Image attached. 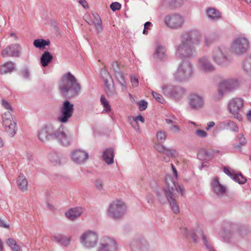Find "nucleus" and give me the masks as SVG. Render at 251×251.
Wrapping results in <instances>:
<instances>
[{
    "label": "nucleus",
    "mask_w": 251,
    "mask_h": 251,
    "mask_svg": "<svg viewBox=\"0 0 251 251\" xmlns=\"http://www.w3.org/2000/svg\"><path fill=\"white\" fill-rule=\"evenodd\" d=\"M6 243L10 248L12 251H21V249L15 239L10 238L7 239Z\"/></svg>",
    "instance_id": "nucleus-36"
},
{
    "label": "nucleus",
    "mask_w": 251,
    "mask_h": 251,
    "mask_svg": "<svg viewBox=\"0 0 251 251\" xmlns=\"http://www.w3.org/2000/svg\"><path fill=\"white\" fill-rule=\"evenodd\" d=\"M164 22L168 27L172 29H176L182 27L184 23V19L179 14H170L166 16Z\"/></svg>",
    "instance_id": "nucleus-12"
},
{
    "label": "nucleus",
    "mask_w": 251,
    "mask_h": 251,
    "mask_svg": "<svg viewBox=\"0 0 251 251\" xmlns=\"http://www.w3.org/2000/svg\"><path fill=\"white\" fill-rule=\"evenodd\" d=\"M83 212V209L80 207H76L70 209L65 213L66 217L70 220H74L79 217Z\"/></svg>",
    "instance_id": "nucleus-23"
},
{
    "label": "nucleus",
    "mask_w": 251,
    "mask_h": 251,
    "mask_svg": "<svg viewBox=\"0 0 251 251\" xmlns=\"http://www.w3.org/2000/svg\"><path fill=\"white\" fill-rule=\"evenodd\" d=\"M195 134L199 137L204 138L207 136V133L204 130L197 129L196 130Z\"/></svg>",
    "instance_id": "nucleus-54"
},
{
    "label": "nucleus",
    "mask_w": 251,
    "mask_h": 251,
    "mask_svg": "<svg viewBox=\"0 0 251 251\" xmlns=\"http://www.w3.org/2000/svg\"><path fill=\"white\" fill-rule=\"evenodd\" d=\"M197 232L201 236L204 245L206 247V248L209 250V251H214L213 247L207 241L206 237L204 234L203 231L202 230H197Z\"/></svg>",
    "instance_id": "nucleus-39"
},
{
    "label": "nucleus",
    "mask_w": 251,
    "mask_h": 251,
    "mask_svg": "<svg viewBox=\"0 0 251 251\" xmlns=\"http://www.w3.org/2000/svg\"><path fill=\"white\" fill-rule=\"evenodd\" d=\"M100 75L103 80L105 87L107 89H109L110 85L108 83V81L109 79H111V77L109 73L106 70L102 69L101 70Z\"/></svg>",
    "instance_id": "nucleus-35"
},
{
    "label": "nucleus",
    "mask_w": 251,
    "mask_h": 251,
    "mask_svg": "<svg viewBox=\"0 0 251 251\" xmlns=\"http://www.w3.org/2000/svg\"><path fill=\"white\" fill-rule=\"evenodd\" d=\"M17 185L20 190L23 191L27 190V181L23 174H20L17 180Z\"/></svg>",
    "instance_id": "nucleus-28"
},
{
    "label": "nucleus",
    "mask_w": 251,
    "mask_h": 251,
    "mask_svg": "<svg viewBox=\"0 0 251 251\" xmlns=\"http://www.w3.org/2000/svg\"><path fill=\"white\" fill-rule=\"evenodd\" d=\"M147 200L148 203H152L154 201L153 196L151 194H148L147 197Z\"/></svg>",
    "instance_id": "nucleus-64"
},
{
    "label": "nucleus",
    "mask_w": 251,
    "mask_h": 251,
    "mask_svg": "<svg viewBox=\"0 0 251 251\" xmlns=\"http://www.w3.org/2000/svg\"><path fill=\"white\" fill-rule=\"evenodd\" d=\"M222 124L221 127H223L224 128L227 129H230L234 132H237L238 130V127L237 125L233 121L230 120H226L223 122H221Z\"/></svg>",
    "instance_id": "nucleus-31"
},
{
    "label": "nucleus",
    "mask_w": 251,
    "mask_h": 251,
    "mask_svg": "<svg viewBox=\"0 0 251 251\" xmlns=\"http://www.w3.org/2000/svg\"><path fill=\"white\" fill-rule=\"evenodd\" d=\"M95 187L99 190L101 191L103 190V181L100 178L97 179L94 183Z\"/></svg>",
    "instance_id": "nucleus-51"
},
{
    "label": "nucleus",
    "mask_w": 251,
    "mask_h": 251,
    "mask_svg": "<svg viewBox=\"0 0 251 251\" xmlns=\"http://www.w3.org/2000/svg\"><path fill=\"white\" fill-rule=\"evenodd\" d=\"M117 246L116 241L109 237H105L100 242L98 251H117Z\"/></svg>",
    "instance_id": "nucleus-18"
},
{
    "label": "nucleus",
    "mask_w": 251,
    "mask_h": 251,
    "mask_svg": "<svg viewBox=\"0 0 251 251\" xmlns=\"http://www.w3.org/2000/svg\"><path fill=\"white\" fill-rule=\"evenodd\" d=\"M138 121H140L142 123H144V119L141 115H138L135 117H134L133 121L131 122V125H132V127L135 128V126L138 125Z\"/></svg>",
    "instance_id": "nucleus-50"
},
{
    "label": "nucleus",
    "mask_w": 251,
    "mask_h": 251,
    "mask_svg": "<svg viewBox=\"0 0 251 251\" xmlns=\"http://www.w3.org/2000/svg\"><path fill=\"white\" fill-rule=\"evenodd\" d=\"M56 139H58L60 143L64 146H68L71 144V139L70 136H68L63 130L61 126L57 129Z\"/></svg>",
    "instance_id": "nucleus-22"
},
{
    "label": "nucleus",
    "mask_w": 251,
    "mask_h": 251,
    "mask_svg": "<svg viewBox=\"0 0 251 251\" xmlns=\"http://www.w3.org/2000/svg\"><path fill=\"white\" fill-rule=\"evenodd\" d=\"M52 239L57 243L64 246H68L70 244L71 237L62 234H57L52 236Z\"/></svg>",
    "instance_id": "nucleus-25"
},
{
    "label": "nucleus",
    "mask_w": 251,
    "mask_h": 251,
    "mask_svg": "<svg viewBox=\"0 0 251 251\" xmlns=\"http://www.w3.org/2000/svg\"><path fill=\"white\" fill-rule=\"evenodd\" d=\"M1 105L5 109L8 110V111H12L13 108L10 104L6 100L2 99L1 100Z\"/></svg>",
    "instance_id": "nucleus-49"
},
{
    "label": "nucleus",
    "mask_w": 251,
    "mask_h": 251,
    "mask_svg": "<svg viewBox=\"0 0 251 251\" xmlns=\"http://www.w3.org/2000/svg\"><path fill=\"white\" fill-rule=\"evenodd\" d=\"M71 157L75 163L80 164L84 163L88 159V154L84 151L76 150L72 152Z\"/></svg>",
    "instance_id": "nucleus-19"
},
{
    "label": "nucleus",
    "mask_w": 251,
    "mask_h": 251,
    "mask_svg": "<svg viewBox=\"0 0 251 251\" xmlns=\"http://www.w3.org/2000/svg\"><path fill=\"white\" fill-rule=\"evenodd\" d=\"M50 161L54 165H60L61 163L60 157L57 153H51L49 155Z\"/></svg>",
    "instance_id": "nucleus-41"
},
{
    "label": "nucleus",
    "mask_w": 251,
    "mask_h": 251,
    "mask_svg": "<svg viewBox=\"0 0 251 251\" xmlns=\"http://www.w3.org/2000/svg\"><path fill=\"white\" fill-rule=\"evenodd\" d=\"M6 131L10 137H13L16 133V123L13 121L8 123L7 125H3Z\"/></svg>",
    "instance_id": "nucleus-33"
},
{
    "label": "nucleus",
    "mask_w": 251,
    "mask_h": 251,
    "mask_svg": "<svg viewBox=\"0 0 251 251\" xmlns=\"http://www.w3.org/2000/svg\"><path fill=\"white\" fill-rule=\"evenodd\" d=\"M1 116L3 125H7L8 123L13 122L10 111L4 113Z\"/></svg>",
    "instance_id": "nucleus-40"
},
{
    "label": "nucleus",
    "mask_w": 251,
    "mask_h": 251,
    "mask_svg": "<svg viewBox=\"0 0 251 251\" xmlns=\"http://www.w3.org/2000/svg\"><path fill=\"white\" fill-rule=\"evenodd\" d=\"M21 50V46L18 44H11L2 50L1 56L3 57H18L20 56Z\"/></svg>",
    "instance_id": "nucleus-16"
},
{
    "label": "nucleus",
    "mask_w": 251,
    "mask_h": 251,
    "mask_svg": "<svg viewBox=\"0 0 251 251\" xmlns=\"http://www.w3.org/2000/svg\"><path fill=\"white\" fill-rule=\"evenodd\" d=\"M155 149L159 152L163 153L166 148L160 144H156L155 146Z\"/></svg>",
    "instance_id": "nucleus-59"
},
{
    "label": "nucleus",
    "mask_w": 251,
    "mask_h": 251,
    "mask_svg": "<svg viewBox=\"0 0 251 251\" xmlns=\"http://www.w3.org/2000/svg\"><path fill=\"white\" fill-rule=\"evenodd\" d=\"M215 124L214 122L211 121L207 123V127H206V130L207 131H209L211 128L215 126Z\"/></svg>",
    "instance_id": "nucleus-63"
},
{
    "label": "nucleus",
    "mask_w": 251,
    "mask_h": 251,
    "mask_svg": "<svg viewBox=\"0 0 251 251\" xmlns=\"http://www.w3.org/2000/svg\"><path fill=\"white\" fill-rule=\"evenodd\" d=\"M130 81L133 87H137L138 85V79L135 76H131Z\"/></svg>",
    "instance_id": "nucleus-60"
},
{
    "label": "nucleus",
    "mask_w": 251,
    "mask_h": 251,
    "mask_svg": "<svg viewBox=\"0 0 251 251\" xmlns=\"http://www.w3.org/2000/svg\"><path fill=\"white\" fill-rule=\"evenodd\" d=\"M219 235L223 241L227 242L229 241L230 233L228 231L222 230L219 232Z\"/></svg>",
    "instance_id": "nucleus-46"
},
{
    "label": "nucleus",
    "mask_w": 251,
    "mask_h": 251,
    "mask_svg": "<svg viewBox=\"0 0 251 251\" xmlns=\"http://www.w3.org/2000/svg\"><path fill=\"white\" fill-rule=\"evenodd\" d=\"M100 100L101 104L104 107L103 112L106 113L110 112L111 111V106L109 104V101L106 100L105 97L103 95H102L100 97Z\"/></svg>",
    "instance_id": "nucleus-42"
},
{
    "label": "nucleus",
    "mask_w": 251,
    "mask_h": 251,
    "mask_svg": "<svg viewBox=\"0 0 251 251\" xmlns=\"http://www.w3.org/2000/svg\"><path fill=\"white\" fill-rule=\"evenodd\" d=\"M249 45V41L246 38H238L233 42L231 50L235 54L241 55L246 51Z\"/></svg>",
    "instance_id": "nucleus-13"
},
{
    "label": "nucleus",
    "mask_w": 251,
    "mask_h": 251,
    "mask_svg": "<svg viewBox=\"0 0 251 251\" xmlns=\"http://www.w3.org/2000/svg\"><path fill=\"white\" fill-rule=\"evenodd\" d=\"M198 157L201 160H209L213 157V154L205 149H202L199 151Z\"/></svg>",
    "instance_id": "nucleus-30"
},
{
    "label": "nucleus",
    "mask_w": 251,
    "mask_h": 251,
    "mask_svg": "<svg viewBox=\"0 0 251 251\" xmlns=\"http://www.w3.org/2000/svg\"><path fill=\"white\" fill-rule=\"evenodd\" d=\"M211 186L213 192L217 196H223L226 192V187L220 183L217 176L214 177L211 182Z\"/></svg>",
    "instance_id": "nucleus-20"
},
{
    "label": "nucleus",
    "mask_w": 251,
    "mask_h": 251,
    "mask_svg": "<svg viewBox=\"0 0 251 251\" xmlns=\"http://www.w3.org/2000/svg\"><path fill=\"white\" fill-rule=\"evenodd\" d=\"M115 76L119 84L126 87V81L123 73L120 70L119 67H116L115 70V73H114Z\"/></svg>",
    "instance_id": "nucleus-34"
},
{
    "label": "nucleus",
    "mask_w": 251,
    "mask_h": 251,
    "mask_svg": "<svg viewBox=\"0 0 251 251\" xmlns=\"http://www.w3.org/2000/svg\"><path fill=\"white\" fill-rule=\"evenodd\" d=\"M50 42L49 40H45L43 39H36L33 42V45L37 48L44 49L46 46H49Z\"/></svg>",
    "instance_id": "nucleus-37"
},
{
    "label": "nucleus",
    "mask_w": 251,
    "mask_h": 251,
    "mask_svg": "<svg viewBox=\"0 0 251 251\" xmlns=\"http://www.w3.org/2000/svg\"><path fill=\"white\" fill-rule=\"evenodd\" d=\"M110 7L113 11H115L121 9V4L118 2H114L111 4Z\"/></svg>",
    "instance_id": "nucleus-55"
},
{
    "label": "nucleus",
    "mask_w": 251,
    "mask_h": 251,
    "mask_svg": "<svg viewBox=\"0 0 251 251\" xmlns=\"http://www.w3.org/2000/svg\"><path fill=\"white\" fill-rule=\"evenodd\" d=\"M53 57L48 51H45L41 56L40 62L42 66L46 67L52 60Z\"/></svg>",
    "instance_id": "nucleus-29"
},
{
    "label": "nucleus",
    "mask_w": 251,
    "mask_h": 251,
    "mask_svg": "<svg viewBox=\"0 0 251 251\" xmlns=\"http://www.w3.org/2000/svg\"><path fill=\"white\" fill-rule=\"evenodd\" d=\"M190 234L193 242L195 243H197L198 242V237L197 234L194 231H192Z\"/></svg>",
    "instance_id": "nucleus-62"
},
{
    "label": "nucleus",
    "mask_w": 251,
    "mask_h": 251,
    "mask_svg": "<svg viewBox=\"0 0 251 251\" xmlns=\"http://www.w3.org/2000/svg\"><path fill=\"white\" fill-rule=\"evenodd\" d=\"M218 35L214 32L208 34L205 36V43L206 46H208L212 43L217 40Z\"/></svg>",
    "instance_id": "nucleus-38"
},
{
    "label": "nucleus",
    "mask_w": 251,
    "mask_h": 251,
    "mask_svg": "<svg viewBox=\"0 0 251 251\" xmlns=\"http://www.w3.org/2000/svg\"><path fill=\"white\" fill-rule=\"evenodd\" d=\"M163 154L166 155L163 157V160L166 162L170 161V157L176 158L178 156L176 151L173 149L166 148Z\"/></svg>",
    "instance_id": "nucleus-32"
},
{
    "label": "nucleus",
    "mask_w": 251,
    "mask_h": 251,
    "mask_svg": "<svg viewBox=\"0 0 251 251\" xmlns=\"http://www.w3.org/2000/svg\"><path fill=\"white\" fill-rule=\"evenodd\" d=\"M213 61L219 65H225L228 60L226 55V50L223 48L216 49L212 54Z\"/></svg>",
    "instance_id": "nucleus-14"
},
{
    "label": "nucleus",
    "mask_w": 251,
    "mask_h": 251,
    "mask_svg": "<svg viewBox=\"0 0 251 251\" xmlns=\"http://www.w3.org/2000/svg\"><path fill=\"white\" fill-rule=\"evenodd\" d=\"M221 124L222 123L220 122L218 124L216 125L215 128H214L213 131V136H216L220 130L224 129L223 127H221Z\"/></svg>",
    "instance_id": "nucleus-56"
},
{
    "label": "nucleus",
    "mask_w": 251,
    "mask_h": 251,
    "mask_svg": "<svg viewBox=\"0 0 251 251\" xmlns=\"http://www.w3.org/2000/svg\"><path fill=\"white\" fill-rule=\"evenodd\" d=\"M153 57L159 61H164L167 59V49L166 47L161 45L156 46Z\"/></svg>",
    "instance_id": "nucleus-21"
},
{
    "label": "nucleus",
    "mask_w": 251,
    "mask_h": 251,
    "mask_svg": "<svg viewBox=\"0 0 251 251\" xmlns=\"http://www.w3.org/2000/svg\"><path fill=\"white\" fill-rule=\"evenodd\" d=\"M206 14L209 19L213 20L219 19L221 14L219 11L214 8H209L206 10Z\"/></svg>",
    "instance_id": "nucleus-27"
},
{
    "label": "nucleus",
    "mask_w": 251,
    "mask_h": 251,
    "mask_svg": "<svg viewBox=\"0 0 251 251\" xmlns=\"http://www.w3.org/2000/svg\"><path fill=\"white\" fill-rule=\"evenodd\" d=\"M238 87L237 81L233 79H225L221 81L218 85V93L223 96L227 93L234 91Z\"/></svg>",
    "instance_id": "nucleus-9"
},
{
    "label": "nucleus",
    "mask_w": 251,
    "mask_h": 251,
    "mask_svg": "<svg viewBox=\"0 0 251 251\" xmlns=\"http://www.w3.org/2000/svg\"><path fill=\"white\" fill-rule=\"evenodd\" d=\"M162 93L168 98L179 100L185 93V89L178 85L164 84L161 86Z\"/></svg>",
    "instance_id": "nucleus-5"
},
{
    "label": "nucleus",
    "mask_w": 251,
    "mask_h": 251,
    "mask_svg": "<svg viewBox=\"0 0 251 251\" xmlns=\"http://www.w3.org/2000/svg\"><path fill=\"white\" fill-rule=\"evenodd\" d=\"M244 100L239 98L230 100L228 103V108L230 113L239 120H241V112H242Z\"/></svg>",
    "instance_id": "nucleus-8"
},
{
    "label": "nucleus",
    "mask_w": 251,
    "mask_h": 251,
    "mask_svg": "<svg viewBox=\"0 0 251 251\" xmlns=\"http://www.w3.org/2000/svg\"><path fill=\"white\" fill-rule=\"evenodd\" d=\"M93 23L95 25V26L97 29L98 33L101 32L102 30L101 21H100V22H93Z\"/></svg>",
    "instance_id": "nucleus-57"
},
{
    "label": "nucleus",
    "mask_w": 251,
    "mask_h": 251,
    "mask_svg": "<svg viewBox=\"0 0 251 251\" xmlns=\"http://www.w3.org/2000/svg\"><path fill=\"white\" fill-rule=\"evenodd\" d=\"M189 104L192 109L198 110L203 107L204 100L202 96L193 94L189 97Z\"/></svg>",
    "instance_id": "nucleus-17"
},
{
    "label": "nucleus",
    "mask_w": 251,
    "mask_h": 251,
    "mask_svg": "<svg viewBox=\"0 0 251 251\" xmlns=\"http://www.w3.org/2000/svg\"><path fill=\"white\" fill-rule=\"evenodd\" d=\"M57 130V129L53 124H46L39 131L38 139L41 142L46 143L50 139L55 137Z\"/></svg>",
    "instance_id": "nucleus-7"
},
{
    "label": "nucleus",
    "mask_w": 251,
    "mask_h": 251,
    "mask_svg": "<svg viewBox=\"0 0 251 251\" xmlns=\"http://www.w3.org/2000/svg\"><path fill=\"white\" fill-rule=\"evenodd\" d=\"M21 73L22 76L25 78H28L29 76V72L27 69L22 70Z\"/></svg>",
    "instance_id": "nucleus-61"
},
{
    "label": "nucleus",
    "mask_w": 251,
    "mask_h": 251,
    "mask_svg": "<svg viewBox=\"0 0 251 251\" xmlns=\"http://www.w3.org/2000/svg\"><path fill=\"white\" fill-rule=\"evenodd\" d=\"M232 179L239 184H244L247 181L246 178L241 173L235 174Z\"/></svg>",
    "instance_id": "nucleus-45"
},
{
    "label": "nucleus",
    "mask_w": 251,
    "mask_h": 251,
    "mask_svg": "<svg viewBox=\"0 0 251 251\" xmlns=\"http://www.w3.org/2000/svg\"><path fill=\"white\" fill-rule=\"evenodd\" d=\"M102 158L105 163L108 165L114 163V150L111 148L105 149L102 154Z\"/></svg>",
    "instance_id": "nucleus-24"
},
{
    "label": "nucleus",
    "mask_w": 251,
    "mask_h": 251,
    "mask_svg": "<svg viewBox=\"0 0 251 251\" xmlns=\"http://www.w3.org/2000/svg\"><path fill=\"white\" fill-rule=\"evenodd\" d=\"M81 244L85 248L90 249L95 247L98 242L97 234L91 231L83 233L80 238Z\"/></svg>",
    "instance_id": "nucleus-10"
},
{
    "label": "nucleus",
    "mask_w": 251,
    "mask_h": 251,
    "mask_svg": "<svg viewBox=\"0 0 251 251\" xmlns=\"http://www.w3.org/2000/svg\"><path fill=\"white\" fill-rule=\"evenodd\" d=\"M238 138L240 144L235 146L234 148L237 149L240 152H241L242 149L241 146H245L247 144V140L242 134H239L238 135Z\"/></svg>",
    "instance_id": "nucleus-44"
},
{
    "label": "nucleus",
    "mask_w": 251,
    "mask_h": 251,
    "mask_svg": "<svg viewBox=\"0 0 251 251\" xmlns=\"http://www.w3.org/2000/svg\"><path fill=\"white\" fill-rule=\"evenodd\" d=\"M166 188L164 189L166 197L170 203L171 208L176 214L179 213V208L176 202V198L179 190L181 195L183 196L185 190L182 186L176 184L174 178L170 176H167L165 178Z\"/></svg>",
    "instance_id": "nucleus-3"
},
{
    "label": "nucleus",
    "mask_w": 251,
    "mask_h": 251,
    "mask_svg": "<svg viewBox=\"0 0 251 251\" xmlns=\"http://www.w3.org/2000/svg\"><path fill=\"white\" fill-rule=\"evenodd\" d=\"M224 172L226 175L230 176L232 179L234 175L235 174L234 173L231 172L230 171L228 167H224Z\"/></svg>",
    "instance_id": "nucleus-58"
},
{
    "label": "nucleus",
    "mask_w": 251,
    "mask_h": 251,
    "mask_svg": "<svg viewBox=\"0 0 251 251\" xmlns=\"http://www.w3.org/2000/svg\"><path fill=\"white\" fill-rule=\"evenodd\" d=\"M157 139L160 143H163L166 138V133L165 131H159L156 134Z\"/></svg>",
    "instance_id": "nucleus-47"
},
{
    "label": "nucleus",
    "mask_w": 251,
    "mask_h": 251,
    "mask_svg": "<svg viewBox=\"0 0 251 251\" xmlns=\"http://www.w3.org/2000/svg\"><path fill=\"white\" fill-rule=\"evenodd\" d=\"M183 3V0H172L170 2V5L172 7H178Z\"/></svg>",
    "instance_id": "nucleus-52"
},
{
    "label": "nucleus",
    "mask_w": 251,
    "mask_h": 251,
    "mask_svg": "<svg viewBox=\"0 0 251 251\" xmlns=\"http://www.w3.org/2000/svg\"><path fill=\"white\" fill-rule=\"evenodd\" d=\"M58 87L60 93L66 98L77 96L81 89L76 78L70 72L63 75L59 82Z\"/></svg>",
    "instance_id": "nucleus-2"
},
{
    "label": "nucleus",
    "mask_w": 251,
    "mask_h": 251,
    "mask_svg": "<svg viewBox=\"0 0 251 251\" xmlns=\"http://www.w3.org/2000/svg\"><path fill=\"white\" fill-rule=\"evenodd\" d=\"M152 95L154 98L158 102L163 103L165 102V100L163 98V96L160 94H158L154 91L152 92Z\"/></svg>",
    "instance_id": "nucleus-48"
},
{
    "label": "nucleus",
    "mask_w": 251,
    "mask_h": 251,
    "mask_svg": "<svg viewBox=\"0 0 251 251\" xmlns=\"http://www.w3.org/2000/svg\"><path fill=\"white\" fill-rule=\"evenodd\" d=\"M15 69V63L11 61H8L2 64L0 68V73L5 75L11 73Z\"/></svg>",
    "instance_id": "nucleus-26"
},
{
    "label": "nucleus",
    "mask_w": 251,
    "mask_h": 251,
    "mask_svg": "<svg viewBox=\"0 0 251 251\" xmlns=\"http://www.w3.org/2000/svg\"><path fill=\"white\" fill-rule=\"evenodd\" d=\"M193 73L194 66L192 63L188 60H182L178 64L173 76L176 81L183 82L189 80Z\"/></svg>",
    "instance_id": "nucleus-4"
},
{
    "label": "nucleus",
    "mask_w": 251,
    "mask_h": 251,
    "mask_svg": "<svg viewBox=\"0 0 251 251\" xmlns=\"http://www.w3.org/2000/svg\"><path fill=\"white\" fill-rule=\"evenodd\" d=\"M243 67L245 71L251 74V54L246 58L243 63Z\"/></svg>",
    "instance_id": "nucleus-43"
},
{
    "label": "nucleus",
    "mask_w": 251,
    "mask_h": 251,
    "mask_svg": "<svg viewBox=\"0 0 251 251\" xmlns=\"http://www.w3.org/2000/svg\"><path fill=\"white\" fill-rule=\"evenodd\" d=\"M198 68L200 71L205 74L211 73L215 71L214 66L206 56H203L199 58Z\"/></svg>",
    "instance_id": "nucleus-15"
},
{
    "label": "nucleus",
    "mask_w": 251,
    "mask_h": 251,
    "mask_svg": "<svg viewBox=\"0 0 251 251\" xmlns=\"http://www.w3.org/2000/svg\"><path fill=\"white\" fill-rule=\"evenodd\" d=\"M197 36L200 39V34L197 31L185 32L181 36L180 43L175 47L176 55L181 59L192 58L196 54L193 36Z\"/></svg>",
    "instance_id": "nucleus-1"
},
{
    "label": "nucleus",
    "mask_w": 251,
    "mask_h": 251,
    "mask_svg": "<svg viewBox=\"0 0 251 251\" xmlns=\"http://www.w3.org/2000/svg\"><path fill=\"white\" fill-rule=\"evenodd\" d=\"M74 112V105L68 100L63 102L61 107V114L58 117V121L62 123H66L72 116Z\"/></svg>",
    "instance_id": "nucleus-11"
},
{
    "label": "nucleus",
    "mask_w": 251,
    "mask_h": 251,
    "mask_svg": "<svg viewBox=\"0 0 251 251\" xmlns=\"http://www.w3.org/2000/svg\"><path fill=\"white\" fill-rule=\"evenodd\" d=\"M137 104L139 107V109L140 111L145 110L148 106V102L144 100H142L137 102Z\"/></svg>",
    "instance_id": "nucleus-53"
},
{
    "label": "nucleus",
    "mask_w": 251,
    "mask_h": 251,
    "mask_svg": "<svg viewBox=\"0 0 251 251\" xmlns=\"http://www.w3.org/2000/svg\"><path fill=\"white\" fill-rule=\"evenodd\" d=\"M126 210V206L123 202L115 201L110 204L107 209V214L113 219H118L125 214Z\"/></svg>",
    "instance_id": "nucleus-6"
}]
</instances>
